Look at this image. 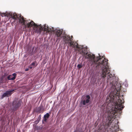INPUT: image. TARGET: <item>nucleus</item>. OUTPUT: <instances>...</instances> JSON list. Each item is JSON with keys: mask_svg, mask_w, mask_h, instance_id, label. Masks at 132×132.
Returning <instances> with one entry per match:
<instances>
[{"mask_svg": "<svg viewBox=\"0 0 132 132\" xmlns=\"http://www.w3.org/2000/svg\"><path fill=\"white\" fill-rule=\"evenodd\" d=\"M20 23L23 29H30L31 27L35 32L40 33L43 30L51 32H54L58 38L62 40L64 45H68L71 48L77 50L82 54L85 58L89 61L90 65L96 71H99L101 78L96 79L97 82L100 84L104 83L105 81L109 83L108 86L110 91H118V82L114 74L110 73L108 65V60L100 55L95 57L94 54L87 51L86 48H84L82 46L78 45L77 43L73 41L70 36L65 34L62 29H57L54 30L52 27H49L46 24L43 26L37 25L32 21L27 20L20 15H17L15 13V24L16 25Z\"/></svg>", "mask_w": 132, "mask_h": 132, "instance_id": "obj_1", "label": "nucleus"}, {"mask_svg": "<svg viewBox=\"0 0 132 132\" xmlns=\"http://www.w3.org/2000/svg\"><path fill=\"white\" fill-rule=\"evenodd\" d=\"M21 102L20 101H14L12 104L13 107L15 109L18 108L21 105Z\"/></svg>", "mask_w": 132, "mask_h": 132, "instance_id": "obj_2", "label": "nucleus"}, {"mask_svg": "<svg viewBox=\"0 0 132 132\" xmlns=\"http://www.w3.org/2000/svg\"><path fill=\"white\" fill-rule=\"evenodd\" d=\"M90 100V97L89 95H87L86 97L84 100L82 101V104L84 105L89 103Z\"/></svg>", "mask_w": 132, "mask_h": 132, "instance_id": "obj_3", "label": "nucleus"}, {"mask_svg": "<svg viewBox=\"0 0 132 132\" xmlns=\"http://www.w3.org/2000/svg\"><path fill=\"white\" fill-rule=\"evenodd\" d=\"M14 91V89H12L10 90L6 91L2 95V97H4L9 95H11L13 93V92Z\"/></svg>", "mask_w": 132, "mask_h": 132, "instance_id": "obj_4", "label": "nucleus"}, {"mask_svg": "<svg viewBox=\"0 0 132 132\" xmlns=\"http://www.w3.org/2000/svg\"><path fill=\"white\" fill-rule=\"evenodd\" d=\"M16 76V74L14 73L12 75L9 76L7 77V79L9 80H13L15 79Z\"/></svg>", "mask_w": 132, "mask_h": 132, "instance_id": "obj_5", "label": "nucleus"}, {"mask_svg": "<svg viewBox=\"0 0 132 132\" xmlns=\"http://www.w3.org/2000/svg\"><path fill=\"white\" fill-rule=\"evenodd\" d=\"M49 116L50 115L48 113H47L45 114L44 116V119H43V121H44L45 122H46Z\"/></svg>", "mask_w": 132, "mask_h": 132, "instance_id": "obj_6", "label": "nucleus"}, {"mask_svg": "<svg viewBox=\"0 0 132 132\" xmlns=\"http://www.w3.org/2000/svg\"><path fill=\"white\" fill-rule=\"evenodd\" d=\"M36 61L34 62H33L32 63H31L30 65H32L33 67H36L37 65V64H36Z\"/></svg>", "mask_w": 132, "mask_h": 132, "instance_id": "obj_7", "label": "nucleus"}, {"mask_svg": "<svg viewBox=\"0 0 132 132\" xmlns=\"http://www.w3.org/2000/svg\"><path fill=\"white\" fill-rule=\"evenodd\" d=\"M82 65L81 64H79L77 65V67L78 69H80L82 67Z\"/></svg>", "mask_w": 132, "mask_h": 132, "instance_id": "obj_8", "label": "nucleus"}, {"mask_svg": "<svg viewBox=\"0 0 132 132\" xmlns=\"http://www.w3.org/2000/svg\"><path fill=\"white\" fill-rule=\"evenodd\" d=\"M33 67H34L32 66V65H31L30 64L29 67V68H30V69H31Z\"/></svg>", "mask_w": 132, "mask_h": 132, "instance_id": "obj_9", "label": "nucleus"}, {"mask_svg": "<svg viewBox=\"0 0 132 132\" xmlns=\"http://www.w3.org/2000/svg\"><path fill=\"white\" fill-rule=\"evenodd\" d=\"M124 85H125V86L126 87H127L128 86V85L126 83H124Z\"/></svg>", "mask_w": 132, "mask_h": 132, "instance_id": "obj_10", "label": "nucleus"}, {"mask_svg": "<svg viewBox=\"0 0 132 132\" xmlns=\"http://www.w3.org/2000/svg\"><path fill=\"white\" fill-rule=\"evenodd\" d=\"M29 70V69L28 68L26 69H25V70L26 71H28Z\"/></svg>", "mask_w": 132, "mask_h": 132, "instance_id": "obj_11", "label": "nucleus"}]
</instances>
